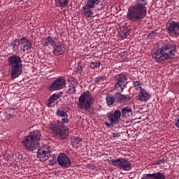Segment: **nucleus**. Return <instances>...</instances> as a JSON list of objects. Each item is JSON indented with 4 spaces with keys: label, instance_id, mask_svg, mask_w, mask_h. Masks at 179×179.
<instances>
[{
    "label": "nucleus",
    "instance_id": "f257e3e1",
    "mask_svg": "<svg viewBox=\"0 0 179 179\" xmlns=\"http://www.w3.org/2000/svg\"><path fill=\"white\" fill-rule=\"evenodd\" d=\"M148 0H135V3L131 6L127 10V17L131 22H139L146 16Z\"/></svg>",
    "mask_w": 179,
    "mask_h": 179
},
{
    "label": "nucleus",
    "instance_id": "f03ea898",
    "mask_svg": "<svg viewBox=\"0 0 179 179\" xmlns=\"http://www.w3.org/2000/svg\"><path fill=\"white\" fill-rule=\"evenodd\" d=\"M177 51V46L174 43L165 44L159 50H157L154 54L155 62H163L166 59H173Z\"/></svg>",
    "mask_w": 179,
    "mask_h": 179
},
{
    "label": "nucleus",
    "instance_id": "7ed1b4c3",
    "mask_svg": "<svg viewBox=\"0 0 179 179\" xmlns=\"http://www.w3.org/2000/svg\"><path fill=\"white\" fill-rule=\"evenodd\" d=\"M41 138V131L38 130H34L29 133V135L26 136L22 141V144L27 149L33 152L35 149H37L40 144V139Z\"/></svg>",
    "mask_w": 179,
    "mask_h": 179
},
{
    "label": "nucleus",
    "instance_id": "20e7f679",
    "mask_svg": "<svg viewBox=\"0 0 179 179\" xmlns=\"http://www.w3.org/2000/svg\"><path fill=\"white\" fill-rule=\"evenodd\" d=\"M93 96L90 94L89 91L84 92L79 97L77 103V108L78 110H85L90 114H94V110L92 107L93 104Z\"/></svg>",
    "mask_w": 179,
    "mask_h": 179
},
{
    "label": "nucleus",
    "instance_id": "39448f33",
    "mask_svg": "<svg viewBox=\"0 0 179 179\" xmlns=\"http://www.w3.org/2000/svg\"><path fill=\"white\" fill-rule=\"evenodd\" d=\"M8 65L11 69V79H16L22 75L23 64L22 59L17 55L10 56L8 59Z\"/></svg>",
    "mask_w": 179,
    "mask_h": 179
},
{
    "label": "nucleus",
    "instance_id": "423d86ee",
    "mask_svg": "<svg viewBox=\"0 0 179 179\" xmlns=\"http://www.w3.org/2000/svg\"><path fill=\"white\" fill-rule=\"evenodd\" d=\"M52 132L55 138L57 139H61L62 141H65V139H68V136H69V130L68 128L62 127L61 122L55 123L52 126Z\"/></svg>",
    "mask_w": 179,
    "mask_h": 179
},
{
    "label": "nucleus",
    "instance_id": "0eeeda50",
    "mask_svg": "<svg viewBox=\"0 0 179 179\" xmlns=\"http://www.w3.org/2000/svg\"><path fill=\"white\" fill-rule=\"evenodd\" d=\"M109 163L113 164V166H115V167H120V169H122L125 171H129V170H131L132 169L131 162L124 158H118L117 159H112L109 161Z\"/></svg>",
    "mask_w": 179,
    "mask_h": 179
},
{
    "label": "nucleus",
    "instance_id": "6e6552de",
    "mask_svg": "<svg viewBox=\"0 0 179 179\" xmlns=\"http://www.w3.org/2000/svg\"><path fill=\"white\" fill-rule=\"evenodd\" d=\"M51 156V148L42 147L39 148L37 152V157L41 162H45L50 159Z\"/></svg>",
    "mask_w": 179,
    "mask_h": 179
},
{
    "label": "nucleus",
    "instance_id": "1a4fd4ad",
    "mask_svg": "<svg viewBox=\"0 0 179 179\" xmlns=\"http://www.w3.org/2000/svg\"><path fill=\"white\" fill-rule=\"evenodd\" d=\"M166 31L169 36H179V22L174 21L167 22Z\"/></svg>",
    "mask_w": 179,
    "mask_h": 179
},
{
    "label": "nucleus",
    "instance_id": "9d476101",
    "mask_svg": "<svg viewBox=\"0 0 179 179\" xmlns=\"http://www.w3.org/2000/svg\"><path fill=\"white\" fill-rule=\"evenodd\" d=\"M128 84V81H127L126 76H119L117 79V82L115 85V90H117V92H124L125 87H127V85Z\"/></svg>",
    "mask_w": 179,
    "mask_h": 179
},
{
    "label": "nucleus",
    "instance_id": "9b49d317",
    "mask_svg": "<svg viewBox=\"0 0 179 179\" xmlns=\"http://www.w3.org/2000/svg\"><path fill=\"white\" fill-rule=\"evenodd\" d=\"M57 162L59 166H62V169H68V167H71V165L72 164L69 157L65 154H60L58 155Z\"/></svg>",
    "mask_w": 179,
    "mask_h": 179
},
{
    "label": "nucleus",
    "instance_id": "f8f14e48",
    "mask_svg": "<svg viewBox=\"0 0 179 179\" xmlns=\"http://www.w3.org/2000/svg\"><path fill=\"white\" fill-rule=\"evenodd\" d=\"M66 81L64 78H57L50 85V89L51 90H61L65 87Z\"/></svg>",
    "mask_w": 179,
    "mask_h": 179
},
{
    "label": "nucleus",
    "instance_id": "ddd939ff",
    "mask_svg": "<svg viewBox=\"0 0 179 179\" xmlns=\"http://www.w3.org/2000/svg\"><path fill=\"white\" fill-rule=\"evenodd\" d=\"M19 45L20 47L21 51H24V52L33 48L31 42H30V41L26 37H22L20 39Z\"/></svg>",
    "mask_w": 179,
    "mask_h": 179
},
{
    "label": "nucleus",
    "instance_id": "4468645a",
    "mask_svg": "<svg viewBox=\"0 0 179 179\" xmlns=\"http://www.w3.org/2000/svg\"><path fill=\"white\" fill-rule=\"evenodd\" d=\"M108 118L111 125H117L120 122V118H121V111L116 110L113 113H110Z\"/></svg>",
    "mask_w": 179,
    "mask_h": 179
},
{
    "label": "nucleus",
    "instance_id": "2eb2a0df",
    "mask_svg": "<svg viewBox=\"0 0 179 179\" xmlns=\"http://www.w3.org/2000/svg\"><path fill=\"white\" fill-rule=\"evenodd\" d=\"M53 52L55 55H62L65 52V46L62 43L55 44Z\"/></svg>",
    "mask_w": 179,
    "mask_h": 179
},
{
    "label": "nucleus",
    "instance_id": "dca6fc26",
    "mask_svg": "<svg viewBox=\"0 0 179 179\" xmlns=\"http://www.w3.org/2000/svg\"><path fill=\"white\" fill-rule=\"evenodd\" d=\"M138 98L140 101H148L150 99V94L144 89H141Z\"/></svg>",
    "mask_w": 179,
    "mask_h": 179
},
{
    "label": "nucleus",
    "instance_id": "f3484780",
    "mask_svg": "<svg viewBox=\"0 0 179 179\" xmlns=\"http://www.w3.org/2000/svg\"><path fill=\"white\" fill-rule=\"evenodd\" d=\"M60 97H62V92H59L58 94H53L48 101L47 104L48 107H54V101H55V100H58V99H60Z\"/></svg>",
    "mask_w": 179,
    "mask_h": 179
},
{
    "label": "nucleus",
    "instance_id": "a211bd4d",
    "mask_svg": "<svg viewBox=\"0 0 179 179\" xmlns=\"http://www.w3.org/2000/svg\"><path fill=\"white\" fill-rule=\"evenodd\" d=\"M83 10L85 16L87 17H92L93 13V7L89 4H86L83 7Z\"/></svg>",
    "mask_w": 179,
    "mask_h": 179
},
{
    "label": "nucleus",
    "instance_id": "6ab92c4d",
    "mask_svg": "<svg viewBox=\"0 0 179 179\" xmlns=\"http://www.w3.org/2000/svg\"><path fill=\"white\" fill-rule=\"evenodd\" d=\"M115 98L117 103H127L129 101V98L127 96L123 95L120 92H117L115 94Z\"/></svg>",
    "mask_w": 179,
    "mask_h": 179
},
{
    "label": "nucleus",
    "instance_id": "aec40b11",
    "mask_svg": "<svg viewBox=\"0 0 179 179\" xmlns=\"http://www.w3.org/2000/svg\"><path fill=\"white\" fill-rule=\"evenodd\" d=\"M57 115L59 117H64V118H62V124H68L69 119H68V114L66 113V112L62 110H58L57 111Z\"/></svg>",
    "mask_w": 179,
    "mask_h": 179
},
{
    "label": "nucleus",
    "instance_id": "412c9836",
    "mask_svg": "<svg viewBox=\"0 0 179 179\" xmlns=\"http://www.w3.org/2000/svg\"><path fill=\"white\" fill-rule=\"evenodd\" d=\"M122 114L123 117H125V118H129V117H132V115H134L132 109L128 106L122 108Z\"/></svg>",
    "mask_w": 179,
    "mask_h": 179
},
{
    "label": "nucleus",
    "instance_id": "4be33fe9",
    "mask_svg": "<svg viewBox=\"0 0 179 179\" xmlns=\"http://www.w3.org/2000/svg\"><path fill=\"white\" fill-rule=\"evenodd\" d=\"M43 45L45 47H54L55 45V41L51 36H48L43 41Z\"/></svg>",
    "mask_w": 179,
    "mask_h": 179
},
{
    "label": "nucleus",
    "instance_id": "5701e85b",
    "mask_svg": "<svg viewBox=\"0 0 179 179\" xmlns=\"http://www.w3.org/2000/svg\"><path fill=\"white\" fill-rule=\"evenodd\" d=\"M115 95L113 96L111 94H107L106 96V101L107 106H113L114 104V101H115Z\"/></svg>",
    "mask_w": 179,
    "mask_h": 179
},
{
    "label": "nucleus",
    "instance_id": "b1692460",
    "mask_svg": "<svg viewBox=\"0 0 179 179\" xmlns=\"http://www.w3.org/2000/svg\"><path fill=\"white\" fill-rule=\"evenodd\" d=\"M129 34H131V29L127 27H123L121 29L120 36L122 38H127Z\"/></svg>",
    "mask_w": 179,
    "mask_h": 179
},
{
    "label": "nucleus",
    "instance_id": "393cba45",
    "mask_svg": "<svg viewBox=\"0 0 179 179\" xmlns=\"http://www.w3.org/2000/svg\"><path fill=\"white\" fill-rule=\"evenodd\" d=\"M56 6L64 8V6H66L68 5V0H55Z\"/></svg>",
    "mask_w": 179,
    "mask_h": 179
},
{
    "label": "nucleus",
    "instance_id": "a878e982",
    "mask_svg": "<svg viewBox=\"0 0 179 179\" xmlns=\"http://www.w3.org/2000/svg\"><path fill=\"white\" fill-rule=\"evenodd\" d=\"M19 43H20V39H15L10 43V46L12 48L13 51H17L18 46H20Z\"/></svg>",
    "mask_w": 179,
    "mask_h": 179
},
{
    "label": "nucleus",
    "instance_id": "bb28decb",
    "mask_svg": "<svg viewBox=\"0 0 179 179\" xmlns=\"http://www.w3.org/2000/svg\"><path fill=\"white\" fill-rule=\"evenodd\" d=\"M152 179H166V176L160 172L152 173Z\"/></svg>",
    "mask_w": 179,
    "mask_h": 179
},
{
    "label": "nucleus",
    "instance_id": "cd10ccee",
    "mask_svg": "<svg viewBox=\"0 0 179 179\" xmlns=\"http://www.w3.org/2000/svg\"><path fill=\"white\" fill-rule=\"evenodd\" d=\"M6 117L8 120H10V118H12L15 115V109L10 108L6 112Z\"/></svg>",
    "mask_w": 179,
    "mask_h": 179
},
{
    "label": "nucleus",
    "instance_id": "c85d7f7f",
    "mask_svg": "<svg viewBox=\"0 0 179 179\" xmlns=\"http://www.w3.org/2000/svg\"><path fill=\"white\" fill-rule=\"evenodd\" d=\"M68 94H75L76 93V86L75 85H69V88L68 90Z\"/></svg>",
    "mask_w": 179,
    "mask_h": 179
},
{
    "label": "nucleus",
    "instance_id": "c756f323",
    "mask_svg": "<svg viewBox=\"0 0 179 179\" xmlns=\"http://www.w3.org/2000/svg\"><path fill=\"white\" fill-rule=\"evenodd\" d=\"M100 0H87V4L94 8V5H99Z\"/></svg>",
    "mask_w": 179,
    "mask_h": 179
},
{
    "label": "nucleus",
    "instance_id": "7c9ffc66",
    "mask_svg": "<svg viewBox=\"0 0 179 179\" xmlns=\"http://www.w3.org/2000/svg\"><path fill=\"white\" fill-rule=\"evenodd\" d=\"M100 65H101V63L100 62H92L90 63V67L92 68V69H96V68H100Z\"/></svg>",
    "mask_w": 179,
    "mask_h": 179
},
{
    "label": "nucleus",
    "instance_id": "2f4dec72",
    "mask_svg": "<svg viewBox=\"0 0 179 179\" xmlns=\"http://www.w3.org/2000/svg\"><path fill=\"white\" fill-rule=\"evenodd\" d=\"M82 142V138L79 137H76L73 141V146H76V145H79Z\"/></svg>",
    "mask_w": 179,
    "mask_h": 179
},
{
    "label": "nucleus",
    "instance_id": "473e14b6",
    "mask_svg": "<svg viewBox=\"0 0 179 179\" xmlns=\"http://www.w3.org/2000/svg\"><path fill=\"white\" fill-rule=\"evenodd\" d=\"M106 78L107 77H106V76L97 77L95 78V82H96V83H99V82H104V80H106Z\"/></svg>",
    "mask_w": 179,
    "mask_h": 179
},
{
    "label": "nucleus",
    "instance_id": "72a5a7b5",
    "mask_svg": "<svg viewBox=\"0 0 179 179\" xmlns=\"http://www.w3.org/2000/svg\"><path fill=\"white\" fill-rule=\"evenodd\" d=\"M76 73H82V72H83V66L78 64L76 69Z\"/></svg>",
    "mask_w": 179,
    "mask_h": 179
},
{
    "label": "nucleus",
    "instance_id": "f704fd0d",
    "mask_svg": "<svg viewBox=\"0 0 179 179\" xmlns=\"http://www.w3.org/2000/svg\"><path fill=\"white\" fill-rule=\"evenodd\" d=\"M141 179H153L152 173L144 174Z\"/></svg>",
    "mask_w": 179,
    "mask_h": 179
},
{
    "label": "nucleus",
    "instance_id": "c9c22d12",
    "mask_svg": "<svg viewBox=\"0 0 179 179\" xmlns=\"http://www.w3.org/2000/svg\"><path fill=\"white\" fill-rule=\"evenodd\" d=\"M156 34H157V31L153 30L149 34V35L148 36V38H153V37L156 36Z\"/></svg>",
    "mask_w": 179,
    "mask_h": 179
},
{
    "label": "nucleus",
    "instance_id": "e433bc0d",
    "mask_svg": "<svg viewBox=\"0 0 179 179\" xmlns=\"http://www.w3.org/2000/svg\"><path fill=\"white\" fill-rule=\"evenodd\" d=\"M134 88L136 90H139V89H142V87H141V83L139 81L134 82Z\"/></svg>",
    "mask_w": 179,
    "mask_h": 179
},
{
    "label": "nucleus",
    "instance_id": "4c0bfd02",
    "mask_svg": "<svg viewBox=\"0 0 179 179\" xmlns=\"http://www.w3.org/2000/svg\"><path fill=\"white\" fill-rule=\"evenodd\" d=\"M166 162V159H159L155 162L156 164H163Z\"/></svg>",
    "mask_w": 179,
    "mask_h": 179
},
{
    "label": "nucleus",
    "instance_id": "58836bf2",
    "mask_svg": "<svg viewBox=\"0 0 179 179\" xmlns=\"http://www.w3.org/2000/svg\"><path fill=\"white\" fill-rule=\"evenodd\" d=\"M175 125H176V128H179V118L177 120Z\"/></svg>",
    "mask_w": 179,
    "mask_h": 179
},
{
    "label": "nucleus",
    "instance_id": "ea45409f",
    "mask_svg": "<svg viewBox=\"0 0 179 179\" xmlns=\"http://www.w3.org/2000/svg\"><path fill=\"white\" fill-rule=\"evenodd\" d=\"M105 125H106V127H108V128H110L111 127V124H110L107 122H105Z\"/></svg>",
    "mask_w": 179,
    "mask_h": 179
},
{
    "label": "nucleus",
    "instance_id": "a19ab883",
    "mask_svg": "<svg viewBox=\"0 0 179 179\" xmlns=\"http://www.w3.org/2000/svg\"><path fill=\"white\" fill-rule=\"evenodd\" d=\"M117 136H118V132H115L113 134V138H117Z\"/></svg>",
    "mask_w": 179,
    "mask_h": 179
},
{
    "label": "nucleus",
    "instance_id": "79ce46f5",
    "mask_svg": "<svg viewBox=\"0 0 179 179\" xmlns=\"http://www.w3.org/2000/svg\"><path fill=\"white\" fill-rule=\"evenodd\" d=\"M51 164H54V162H51Z\"/></svg>",
    "mask_w": 179,
    "mask_h": 179
},
{
    "label": "nucleus",
    "instance_id": "37998d69",
    "mask_svg": "<svg viewBox=\"0 0 179 179\" xmlns=\"http://www.w3.org/2000/svg\"><path fill=\"white\" fill-rule=\"evenodd\" d=\"M62 118H65V117H62Z\"/></svg>",
    "mask_w": 179,
    "mask_h": 179
}]
</instances>
